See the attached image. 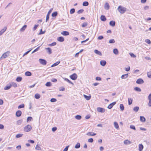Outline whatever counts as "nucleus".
<instances>
[{"label":"nucleus","instance_id":"1","mask_svg":"<svg viewBox=\"0 0 151 151\" xmlns=\"http://www.w3.org/2000/svg\"><path fill=\"white\" fill-rule=\"evenodd\" d=\"M117 10L121 14H123L126 11L127 9L125 7L119 6L117 8Z\"/></svg>","mask_w":151,"mask_h":151},{"label":"nucleus","instance_id":"2","mask_svg":"<svg viewBox=\"0 0 151 151\" xmlns=\"http://www.w3.org/2000/svg\"><path fill=\"white\" fill-rule=\"evenodd\" d=\"M32 128V127L30 125H28L24 127V131L25 132H29L31 130Z\"/></svg>","mask_w":151,"mask_h":151},{"label":"nucleus","instance_id":"3","mask_svg":"<svg viewBox=\"0 0 151 151\" xmlns=\"http://www.w3.org/2000/svg\"><path fill=\"white\" fill-rule=\"evenodd\" d=\"M10 54V52L7 51L4 53L2 56L0 58V60H1L2 58H5L8 56Z\"/></svg>","mask_w":151,"mask_h":151},{"label":"nucleus","instance_id":"4","mask_svg":"<svg viewBox=\"0 0 151 151\" xmlns=\"http://www.w3.org/2000/svg\"><path fill=\"white\" fill-rule=\"evenodd\" d=\"M39 61L41 64L42 65H46L47 63L46 61L45 60L41 58L39 59Z\"/></svg>","mask_w":151,"mask_h":151},{"label":"nucleus","instance_id":"5","mask_svg":"<svg viewBox=\"0 0 151 151\" xmlns=\"http://www.w3.org/2000/svg\"><path fill=\"white\" fill-rule=\"evenodd\" d=\"M52 9H50V10L48 12L46 16V22H47L49 18L50 14L51 13V12L52 11Z\"/></svg>","mask_w":151,"mask_h":151},{"label":"nucleus","instance_id":"6","mask_svg":"<svg viewBox=\"0 0 151 151\" xmlns=\"http://www.w3.org/2000/svg\"><path fill=\"white\" fill-rule=\"evenodd\" d=\"M97 110L98 112L101 113H104L105 111V109L104 108L101 107H97Z\"/></svg>","mask_w":151,"mask_h":151},{"label":"nucleus","instance_id":"7","mask_svg":"<svg viewBox=\"0 0 151 151\" xmlns=\"http://www.w3.org/2000/svg\"><path fill=\"white\" fill-rule=\"evenodd\" d=\"M144 81L142 78H139L136 81V83L138 84H142L144 83Z\"/></svg>","mask_w":151,"mask_h":151},{"label":"nucleus","instance_id":"8","mask_svg":"<svg viewBox=\"0 0 151 151\" xmlns=\"http://www.w3.org/2000/svg\"><path fill=\"white\" fill-rule=\"evenodd\" d=\"M22 114V112L21 111L18 110L16 112V116L17 117H19L21 116Z\"/></svg>","mask_w":151,"mask_h":151},{"label":"nucleus","instance_id":"9","mask_svg":"<svg viewBox=\"0 0 151 151\" xmlns=\"http://www.w3.org/2000/svg\"><path fill=\"white\" fill-rule=\"evenodd\" d=\"M6 29L7 28L6 27H4V28L0 31V36L2 35L6 31Z\"/></svg>","mask_w":151,"mask_h":151},{"label":"nucleus","instance_id":"10","mask_svg":"<svg viewBox=\"0 0 151 151\" xmlns=\"http://www.w3.org/2000/svg\"><path fill=\"white\" fill-rule=\"evenodd\" d=\"M45 49L47 50V52L50 55L52 53V50L50 48L47 47L45 48Z\"/></svg>","mask_w":151,"mask_h":151},{"label":"nucleus","instance_id":"11","mask_svg":"<svg viewBox=\"0 0 151 151\" xmlns=\"http://www.w3.org/2000/svg\"><path fill=\"white\" fill-rule=\"evenodd\" d=\"M131 142L128 139H126L124 142V143L125 145H128L131 144Z\"/></svg>","mask_w":151,"mask_h":151},{"label":"nucleus","instance_id":"12","mask_svg":"<svg viewBox=\"0 0 151 151\" xmlns=\"http://www.w3.org/2000/svg\"><path fill=\"white\" fill-rule=\"evenodd\" d=\"M57 40L60 42H63L64 40V39L62 37H58Z\"/></svg>","mask_w":151,"mask_h":151},{"label":"nucleus","instance_id":"13","mask_svg":"<svg viewBox=\"0 0 151 151\" xmlns=\"http://www.w3.org/2000/svg\"><path fill=\"white\" fill-rule=\"evenodd\" d=\"M86 134L87 135L95 136L96 134L92 132H88Z\"/></svg>","mask_w":151,"mask_h":151},{"label":"nucleus","instance_id":"14","mask_svg":"<svg viewBox=\"0 0 151 151\" xmlns=\"http://www.w3.org/2000/svg\"><path fill=\"white\" fill-rule=\"evenodd\" d=\"M61 34L64 36H67L69 35V32L66 31H63L61 32Z\"/></svg>","mask_w":151,"mask_h":151},{"label":"nucleus","instance_id":"15","mask_svg":"<svg viewBox=\"0 0 151 151\" xmlns=\"http://www.w3.org/2000/svg\"><path fill=\"white\" fill-rule=\"evenodd\" d=\"M144 148L143 145L142 144H139V149L138 150L139 151H142Z\"/></svg>","mask_w":151,"mask_h":151},{"label":"nucleus","instance_id":"16","mask_svg":"<svg viewBox=\"0 0 151 151\" xmlns=\"http://www.w3.org/2000/svg\"><path fill=\"white\" fill-rule=\"evenodd\" d=\"M11 87L10 83L9 84L7 85L4 88V90H8Z\"/></svg>","mask_w":151,"mask_h":151},{"label":"nucleus","instance_id":"17","mask_svg":"<svg viewBox=\"0 0 151 151\" xmlns=\"http://www.w3.org/2000/svg\"><path fill=\"white\" fill-rule=\"evenodd\" d=\"M100 65L103 66H104L106 63V62L105 60H101L100 62Z\"/></svg>","mask_w":151,"mask_h":151},{"label":"nucleus","instance_id":"18","mask_svg":"<svg viewBox=\"0 0 151 151\" xmlns=\"http://www.w3.org/2000/svg\"><path fill=\"white\" fill-rule=\"evenodd\" d=\"M128 76L129 75L128 73L126 74L123 75L121 76V78L122 79H126L128 77Z\"/></svg>","mask_w":151,"mask_h":151},{"label":"nucleus","instance_id":"19","mask_svg":"<svg viewBox=\"0 0 151 151\" xmlns=\"http://www.w3.org/2000/svg\"><path fill=\"white\" fill-rule=\"evenodd\" d=\"M109 24L112 27H114L115 25V22L114 21H111L109 22Z\"/></svg>","mask_w":151,"mask_h":151},{"label":"nucleus","instance_id":"20","mask_svg":"<svg viewBox=\"0 0 151 151\" xmlns=\"http://www.w3.org/2000/svg\"><path fill=\"white\" fill-rule=\"evenodd\" d=\"M114 125L115 128L116 129H119V126L118 123L117 122H114Z\"/></svg>","mask_w":151,"mask_h":151},{"label":"nucleus","instance_id":"21","mask_svg":"<svg viewBox=\"0 0 151 151\" xmlns=\"http://www.w3.org/2000/svg\"><path fill=\"white\" fill-rule=\"evenodd\" d=\"M71 79L75 80H76V73H74L70 76Z\"/></svg>","mask_w":151,"mask_h":151},{"label":"nucleus","instance_id":"22","mask_svg":"<svg viewBox=\"0 0 151 151\" xmlns=\"http://www.w3.org/2000/svg\"><path fill=\"white\" fill-rule=\"evenodd\" d=\"M94 52L95 53H96V54H98V55H100V56L102 55V53H101V52L100 51L98 50H94Z\"/></svg>","mask_w":151,"mask_h":151},{"label":"nucleus","instance_id":"23","mask_svg":"<svg viewBox=\"0 0 151 151\" xmlns=\"http://www.w3.org/2000/svg\"><path fill=\"white\" fill-rule=\"evenodd\" d=\"M104 8L106 10H108L109 8V4L108 3H106L104 5Z\"/></svg>","mask_w":151,"mask_h":151},{"label":"nucleus","instance_id":"24","mask_svg":"<svg viewBox=\"0 0 151 151\" xmlns=\"http://www.w3.org/2000/svg\"><path fill=\"white\" fill-rule=\"evenodd\" d=\"M60 63V61H58V62H56L55 63H54L53 65H51V67H54L56 66H57Z\"/></svg>","mask_w":151,"mask_h":151},{"label":"nucleus","instance_id":"25","mask_svg":"<svg viewBox=\"0 0 151 151\" xmlns=\"http://www.w3.org/2000/svg\"><path fill=\"white\" fill-rule=\"evenodd\" d=\"M101 21H105L106 20V19L104 15H101Z\"/></svg>","mask_w":151,"mask_h":151},{"label":"nucleus","instance_id":"26","mask_svg":"<svg viewBox=\"0 0 151 151\" xmlns=\"http://www.w3.org/2000/svg\"><path fill=\"white\" fill-rule=\"evenodd\" d=\"M140 121L143 122H145L146 119L145 117L143 116H140Z\"/></svg>","mask_w":151,"mask_h":151},{"label":"nucleus","instance_id":"27","mask_svg":"<svg viewBox=\"0 0 151 151\" xmlns=\"http://www.w3.org/2000/svg\"><path fill=\"white\" fill-rule=\"evenodd\" d=\"M25 75L27 76H30L32 75V73L29 71H27L25 73Z\"/></svg>","mask_w":151,"mask_h":151},{"label":"nucleus","instance_id":"28","mask_svg":"<svg viewBox=\"0 0 151 151\" xmlns=\"http://www.w3.org/2000/svg\"><path fill=\"white\" fill-rule=\"evenodd\" d=\"M40 146V145H37L35 147V149L38 150H41V148Z\"/></svg>","mask_w":151,"mask_h":151},{"label":"nucleus","instance_id":"29","mask_svg":"<svg viewBox=\"0 0 151 151\" xmlns=\"http://www.w3.org/2000/svg\"><path fill=\"white\" fill-rule=\"evenodd\" d=\"M11 85V86H12L14 87H17V85L14 82H11L10 83Z\"/></svg>","mask_w":151,"mask_h":151},{"label":"nucleus","instance_id":"30","mask_svg":"<svg viewBox=\"0 0 151 151\" xmlns=\"http://www.w3.org/2000/svg\"><path fill=\"white\" fill-rule=\"evenodd\" d=\"M83 96L84 98L87 100H90L91 98V96H88L85 95H84Z\"/></svg>","mask_w":151,"mask_h":151},{"label":"nucleus","instance_id":"31","mask_svg":"<svg viewBox=\"0 0 151 151\" xmlns=\"http://www.w3.org/2000/svg\"><path fill=\"white\" fill-rule=\"evenodd\" d=\"M114 53L116 55H118L119 53L118 51L116 48L114 49L113 50Z\"/></svg>","mask_w":151,"mask_h":151},{"label":"nucleus","instance_id":"32","mask_svg":"<svg viewBox=\"0 0 151 151\" xmlns=\"http://www.w3.org/2000/svg\"><path fill=\"white\" fill-rule=\"evenodd\" d=\"M27 27V25H24L20 29V31L22 32H23L24 31L26 28Z\"/></svg>","mask_w":151,"mask_h":151},{"label":"nucleus","instance_id":"33","mask_svg":"<svg viewBox=\"0 0 151 151\" xmlns=\"http://www.w3.org/2000/svg\"><path fill=\"white\" fill-rule=\"evenodd\" d=\"M40 96L38 93H36L35 95V97L37 99H38L40 98Z\"/></svg>","mask_w":151,"mask_h":151},{"label":"nucleus","instance_id":"34","mask_svg":"<svg viewBox=\"0 0 151 151\" xmlns=\"http://www.w3.org/2000/svg\"><path fill=\"white\" fill-rule=\"evenodd\" d=\"M22 77H21L19 76L16 79V81L17 82H20L22 81Z\"/></svg>","mask_w":151,"mask_h":151},{"label":"nucleus","instance_id":"35","mask_svg":"<svg viewBox=\"0 0 151 151\" xmlns=\"http://www.w3.org/2000/svg\"><path fill=\"white\" fill-rule=\"evenodd\" d=\"M132 102V99L131 98H128V104L129 105L131 104Z\"/></svg>","mask_w":151,"mask_h":151},{"label":"nucleus","instance_id":"36","mask_svg":"<svg viewBox=\"0 0 151 151\" xmlns=\"http://www.w3.org/2000/svg\"><path fill=\"white\" fill-rule=\"evenodd\" d=\"M134 90L137 91L138 92H140L141 91V89L137 87H136L134 88Z\"/></svg>","mask_w":151,"mask_h":151},{"label":"nucleus","instance_id":"37","mask_svg":"<svg viewBox=\"0 0 151 151\" xmlns=\"http://www.w3.org/2000/svg\"><path fill=\"white\" fill-rule=\"evenodd\" d=\"M120 108L121 111H123L124 109V106L123 104H120Z\"/></svg>","mask_w":151,"mask_h":151},{"label":"nucleus","instance_id":"38","mask_svg":"<svg viewBox=\"0 0 151 151\" xmlns=\"http://www.w3.org/2000/svg\"><path fill=\"white\" fill-rule=\"evenodd\" d=\"M22 119L19 120L17 121V124L18 125H20L22 123Z\"/></svg>","mask_w":151,"mask_h":151},{"label":"nucleus","instance_id":"39","mask_svg":"<svg viewBox=\"0 0 151 151\" xmlns=\"http://www.w3.org/2000/svg\"><path fill=\"white\" fill-rule=\"evenodd\" d=\"M89 4V3L87 1H84L83 3V5L84 6H88Z\"/></svg>","mask_w":151,"mask_h":151},{"label":"nucleus","instance_id":"40","mask_svg":"<svg viewBox=\"0 0 151 151\" xmlns=\"http://www.w3.org/2000/svg\"><path fill=\"white\" fill-rule=\"evenodd\" d=\"M139 108V107L138 106L134 107L133 108V110L136 112H137L138 111Z\"/></svg>","mask_w":151,"mask_h":151},{"label":"nucleus","instance_id":"41","mask_svg":"<svg viewBox=\"0 0 151 151\" xmlns=\"http://www.w3.org/2000/svg\"><path fill=\"white\" fill-rule=\"evenodd\" d=\"M45 85L49 87L52 86V84L50 82H48L46 83L45 84Z\"/></svg>","mask_w":151,"mask_h":151},{"label":"nucleus","instance_id":"42","mask_svg":"<svg viewBox=\"0 0 151 151\" xmlns=\"http://www.w3.org/2000/svg\"><path fill=\"white\" fill-rule=\"evenodd\" d=\"M64 80L65 81H67V82L69 83H70L71 84H72L73 85V83L72 82H71V81H70L68 78H64Z\"/></svg>","mask_w":151,"mask_h":151},{"label":"nucleus","instance_id":"43","mask_svg":"<svg viewBox=\"0 0 151 151\" xmlns=\"http://www.w3.org/2000/svg\"><path fill=\"white\" fill-rule=\"evenodd\" d=\"M40 46L38 47L36 49H35V50H34L32 52V54L38 51L39 49H40Z\"/></svg>","mask_w":151,"mask_h":151},{"label":"nucleus","instance_id":"44","mask_svg":"<svg viewBox=\"0 0 151 151\" xmlns=\"http://www.w3.org/2000/svg\"><path fill=\"white\" fill-rule=\"evenodd\" d=\"M32 119V117H28L27 119V122H28L29 121H31Z\"/></svg>","mask_w":151,"mask_h":151},{"label":"nucleus","instance_id":"45","mask_svg":"<svg viewBox=\"0 0 151 151\" xmlns=\"http://www.w3.org/2000/svg\"><path fill=\"white\" fill-rule=\"evenodd\" d=\"M58 14V13L57 12H53L52 14V16L53 17H55L57 16Z\"/></svg>","mask_w":151,"mask_h":151},{"label":"nucleus","instance_id":"46","mask_svg":"<svg viewBox=\"0 0 151 151\" xmlns=\"http://www.w3.org/2000/svg\"><path fill=\"white\" fill-rule=\"evenodd\" d=\"M24 104H22L19 105L18 106V109H20L22 108H23L24 107Z\"/></svg>","mask_w":151,"mask_h":151},{"label":"nucleus","instance_id":"47","mask_svg":"<svg viewBox=\"0 0 151 151\" xmlns=\"http://www.w3.org/2000/svg\"><path fill=\"white\" fill-rule=\"evenodd\" d=\"M23 135V134H17L16 135V137L17 138H19L20 137H22V136Z\"/></svg>","mask_w":151,"mask_h":151},{"label":"nucleus","instance_id":"48","mask_svg":"<svg viewBox=\"0 0 151 151\" xmlns=\"http://www.w3.org/2000/svg\"><path fill=\"white\" fill-rule=\"evenodd\" d=\"M87 25H88L87 23L86 22H85L83 23L82 24V27H85L87 26Z\"/></svg>","mask_w":151,"mask_h":151},{"label":"nucleus","instance_id":"49","mask_svg":"<svg viewBox=\"0 0 151 151\" xmlns=\"http://www.w3.org/2000/svg\"><path fill=\"white\" fill-rule=\"evenodd\" d=\"M84 12V10L83 9H80L77 12L78 14H81L83 13Z\"/></svg>","mask_w":151,"mask_h":151},{"label":"nucleus","instance_id":"50","mask_svg":"<svg viewBox=\"0 0 151 151\" xmlns=\"http://www.w3.org/2000/svg\"><path fill=\"white\" fill-rule=\"evenodd\" d=\"M56 43L55 42H53L51 44L48 45V46H52L56 45Z\"/></svg>","mask_w":151,"mask_h":151},{"label":"nucleus","instance_id":"51","mask_svg":"<svg viewBox=\"0 0 151 151\" xmlns=\"http://www.w3.org/2000/svg\"><path fill=\"white\" fill-rule=\"evenodd\" d=\"M130 128L131 129H133L134 130H136V128L133 125H131L130 126Z\"/></svg>","mask_w":151,"mask_h":151},{"label":"nucleus","instance_id":"52","mask_svg":"<svg viewBox=\"0 0 151 151\" xmlns=\"http://www.w3.org/2000/svg\"><path fill=\"white\" fill-rule=\"evenodd\" d=\"M75 12V9L73 8L71 9L70 11V13L71 14H73Z\"/></svg>","mask_w":151,"mask_h":151},{"label":"nucleus","instance_id":"53","mask_svg":"<svg viewBox=\"0 0 151 151\" xmlns=\"http://www.w3.org/2000/svg\"><path fill=\"white\" fill-rule=\"evenodd\" d=\"M82 117L81 115H76V119L80 120L81 119Z\"/></svg>","mask_w":151,"mask_h":151},{"label":"nucleus","instance_id":"54","mask_svg":"<svg viewBox=\"0 0 151 151\" xmlns=\"http://www.w3.org/2000/svg\"><path fill=\"white\" fill-rule=\"evenodd\" d=\"M45 31H42V29H41L40 32L39 33L38 35H40L42 34H44L45 33Z\"/></svg>","mask_w":151,"mask_h":151},{"label":"nucleus","instance_id":"55","mask_svg":"<svg viewBox=\"0 0 151 151\" xmlns=\"http://www.w3.org/2000/svg\"><path fill=\"white\" fill-rule=\"evenodd\" d=\"M115 42V41L114 39H112L109 40V43H114Z\"/></svg>","mask_w":151,"mask_h":151},{"label":"nucleus","instance_id":"56","mask_svg":"<svg viewBox=\"0 0 151 151\" xmlns=\"http://www.w3.org/2000/svg\"><path fill=\"white\" fill-rule=\"evenodd\" d=\"M50 101L51 102H56L57 101V100L55 98H52L50 99Z\"/></svg>","mask_w":151,"mask_h":151},{"label":"nucleus","instance_id":"57","mask_svg":"<svg viewBox=\"0 0 151 151\" xmlns=\"http://www.w3.org/2000/svg\"><path fill=\"white\" fill-rule=\"evenodd\" d=\"M145 42L148 44H150L151 43V41L149 39H147L145 40Z\"/></svg>","mask_w":151,"mask_h":151},{"label":"nucleus","instance_id":"58","mask_svg":"<svg viewBox=\"0 0 151 151\" xmlns=\"http://www.w3.org/2000/svg\"><path fill=\"white\" fill-rule=\"evenodd\" d=\"M59 90L60 91H64L65 90V88L63 87H61L59 88Z\"/></svg>","mask_w":151,"mask_h":151},{"label":"nucleus","instance_id":"59","mask_svg":"<svg viewBox=\"0 0 151 151\" xmlns=\"http://www.w3.org/2000/svg\"><path fill=\"white\" fill-rule=\"evenodd\" d=\"M125 70L126 71H129L130 70V68L129 66H128V67L127 68H125Z\"/></svg>","mask_w":151,"mask_h":151},{"label":"nucleus","instance_id":"60","mask_svg":"<svg viewBox=\"0 0 151 151\" xmlns=\"http://www.w3.org/2000/svg\"><path fill=\"white\" fill-rule=\"evenodd\" d=\"M93 141V139L92 138H90L88 139V142H89L92 143Z\"/></svg>","mask_w":151,"mask_h":151},{"label":"nucleus","instance_id":"61","mask_svg":"<svg viewBox=\"0 0 151 151\" xmlns=\"http://www.w3.org/2000/svg\"><path fill=\"white\" fill-rule=\"evenodd\" d=\"M129 55H130V56L133 58H135L136 57V56L133 53H130Z\"/></svg>","mask_w":151,"mask_h":151},{"label":"nucleus","instance_id":"62","mask_svg":"<svg viewBox=\"0 0 151 151\" xmlns=\"http://www.w3.org/2000/svg\"><path fill=\"white\" fill-rule=\"evenodd\" d=\"M147 76L148 78H151V72H148L147 73Z\"/></svg>","mask_w":151,"mask_h":151},{"label":"nucleus","instance_id":"63","mask_svg":"<svg viewBox=\"0 0 151 151\" xmlns=\"http://www.w3.org/2000/svg\"><path fill=\"white\" fill-rule=\"evenodd\" d=\"M38 25L37 24V25H35L34 27L33 28V30L34 31V30H35L37 28V27H38Z\"/></svg>","mask_w":151,"mask_h":151},{"label":"nucleus","instance_id":"64","mask_svg":"<svg viewBox=\"0 0 151 151\" xmlns=\"http://www.w3.org/2000/svg\"><path fill=\"white\" fill-rule=\"evenodd\" d=\"M69 147V146L68 145L63 150V151H67Z\"/></svg>","mask_w":151,"mask_h":151}]
</instances>
